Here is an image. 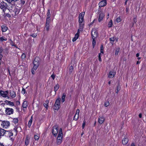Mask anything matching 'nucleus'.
<instances>
[{
    "label": "nucleus",
    "instance_id": "1",
    "mask_svg": "<svg viewBox=\"0 0 146 146\" xmlns=\"http://www.w3.org/2000/svg\"><path fill=\"white\" fill-rule=\"evenodd\" d=\"M85 13L82 12L80 13L79 16V28L78 30H79V31H83L84 25V17Z\"/></svg>",
    "mask_w": 146,
    "mask_h": 146
},
{
    "label": "nucleus",
    "instance_id": "2",
    "mask_svg": "<svg viewBox=\"0 0 146 146\" xmlns=\"http://www.w3.org/2000/svg\"><path fill=\"white\" fill-rule=\"evenodd\" d=\"M62 128H60L57 139V144L58 145H60L61 143L62 139Z\"/></svg>",
    "mask_w": 146,
    "mask_h": 146
},
{
    "label": "nucleus",
    "instance_id": "3",
    "mask_svg": "<svg viewBox=\"0 0 146 146\" xmlns=\"http://www.w3.org/2000/svg\"><path fill=\"white\" fill-rule=\"evenodd\" d=\"M60 98H58L56 100L54 106V110H57L60 108Z\"/></svg>",
    "mask_w": 146,
    "mask_h": 146
},
{
    "label": "nucleus",
    "instance_id": "4",
    "mask_svg": "<svg viewBox=\"0 0 146 146\" xmlns=\"http://www.w3.org/2000/svg\"><path fill=\"white\" fill-rule=\"evenodd\" d=\"M9 92L8 91H3L0 90V96L5 98H9V97L8 96Z\"/></svg>",
    "mask_w": 146,
    "mask_h": 146
},
{
    "label": "nucleus",
    "instance_id": "5",
    "mask_svg": "<svg viewBox=\"0 0 146 146\" xmlns=\"http://www.w3.org/2000/svg\"><path fill=\"white\" fill-rule=\"evenodd\" d=\"M14 113V110L10 108H7L5 109V113L7 115H10L13 114Z\"/></svg>",
    "mask_w": 146,
    "mask_h": 146
},
{
    "label": "nucleus",
    "instance_id": "6",
    "mask_svg": "<svg viewBox=\"0 0 146 146\" xmlns=\"http://www.w3.org/2000/svg\"><path fill=\"white\" fill-rule=\"evenodd\" d=\"M10 125V123L8 121H3L2 122L1 125L3 128H7Z\"/></svg>",
    "mask_w": 146,
    "mask_h": 146
},
{
    "label": "nucleus",
    "instance_id": "7",
    "mask_svg": "<svg viewBox=\"0 0 146 146\" xmlns=\"http://www.w3.org/2000/svg\"><path fill=\"white\" fill-rule=\"evenodd\" d=\"M7 4L4 2H1L0 3V8L3 11H5L7 8Z\"/></svg>",
    "mask_w": 146,
    "mask_h": 146
},
{
    "label": "nucleus",
    "instance_id": "8",
    "mask_svg": "<svg viewBox=\"0 0 146 146\" xmlns=\"http://www.w3.org/2000/svg\"><path fill=\"white\" fill-rule=\"evenodd\" d=\"M58 131V127L56 126H54L52 130V133L54 136H56Z\"/></svg>",
    "mask_w": 146,
    "mask_h": 146
},
{
    "label": "nucleus",
    "instance_id": "9",
    "mask_svg": "<svg viewBox=\"0 0 146 146\" xmlns=\"http://www.w3.org/2000/svg\"><path fill=\"white\" fill-rule=\"evenodd\" d=\"M107 4L106 0H101L99 2L98 5L99 7H101L105 6Z\"/></svg>",
    "mask_w": 146,
    "mask_h": 146
},
{
    "label": "nucleus",
    "instance_id": "10",
    "mask_svg": "<svg viewBox=\"0 0 146 146\" xmlns=\"http://www.w3.org/2000/svg\"><path fill=\"white\" fill-rule=\"evenodd\" d=\"M105 121V118L103 116H100L98 118V122L100 124H102Z\"/></svg>",
    "mask_w": 146,
    "mask_h": 146
},
{
    "label": "nucleus",
    "instance_id": "11",
    "mask_svg": "<svg viewBox=\"0 0 146 146\" xmlns=\"http://www.w3.org/2000/svg\"><path fill=\"white\" fill-rule=\"evenodd\" d=\"M98 36L97 33L95 30H93L92 31V38H95Z\"/></svg>",
    "mask_w": 146,
    "mask_h": 146
},
{
    "label": "nucleus",
    "instance_id": "12",
    "mask_svg": "<svg viewBox=\"0 0 146 146\" xmlns=\"http://www.w3.org/2000/svg\"><path fill=\"white\" fill-rule=\"evenodd\" d=\"M105 16V15L102 12L100 13L99 15L98 21L99 22H101Z\"/></svg>",
    "mask_w": 146,
    "mask_h": 146
},
{
    "label": "nucleus",
    "instance_id": "13",
    "mask_svg": "<svg viewBox=\"0 0 146 146\" xmlns=\"http://www.w3.org/2000/svg\"><path fill=\"white\" fill-rule=\"evenodd\" d=\"M80 112V110L79 109H77L76 111V114L74 117V120H77L79 117V115Z\"/></svg>",
    "mask_w": 146,
    "mask_h": 146
},
{
    "label": "nucleus",
    "instance_id": "14",
    "mask_svg": "<svg viewBox=\"0 0 146 146\" xmlns=\"http://www.w3.org/2000/svg\"><path fill=\"white\" fill-rule=\"evenodd\" d=\"M16 93L13 90H11L10 92V95L12 98H15L16 96Z\"/></svg>",
    "mask_w": 146,
    "mask_h": 146
},
{
    "label": "nucleus",
    "instance_id": "15",
    "mask_svg": "<svg viewBox=\"0 0 146 146\" xmlns=\"http://www.w3.org/2000/svg\"><path fill=\"white\" fill-rule=\"evenodd\" d=\"M115 75V72H114V71H110V72L109 75H108V77L109 78H112L114 77V76Z\"/></svg>",
    "mask_w": 146,
    "mask_h": 146
},
{
    "label": "nucleus",
    "instance_id": "16",
    "mask_svg": "<svg viewBox=\"0 0 146 146\" xmlns=\"http://www.w3.org/2000/svg\"><path fill=\"white\" fill-rule=\"evenodd\" d=\"M1 30L3 32H6L8 29L7 27L5 25H3L1 26Z\"/></svg>",
    "mask_w": 146,
    "mask_h": 146
},
{
    "label": "nucleus",
    "instance_id": "17",
    "mask_svg": "<svg viewBox=\"0 0 146 146\" xmlns=\"http://www.w3.org/2000/svg\"><path fill=\"white\" fill-rule=\"evenodd\" d=\"M128 139L125 137L122 139V143L124 145H126L128 143Z\"/></svg>",
    "mask_w": 146,
    "mask_h": 146
},
{
    "label": "nucleus",
    "instance_id": "18",
    "mask_svg": "<svg viewBox=\"0 0 146 146\" xmlns=\"http://www.w3.org/2000/svg\"><path fill=\"white\" fill-rule=\"evenodd\" d=\"M30 138L27 136L25 140V143L26 145H28L29 143Z\"/></svg>",
    "mask_w": 146,
    "mask_h": 146
},
{
    "label": "nucleus",
    "instance_id": "19",
    "mask_svg": "<svg viewBox=\"0 0 146 146\" xmlns=\"http://www.w3.org/2000/svg\"><path fill=\"white\" fill-rule=\"evenodd\" d=\"M33 119V115H32L30 119L29 120V121L28 122V126L29 127H30L32 123V122Z\"/></svg>",
    "mask_w": 146,
    "mask_h": 146
},
{
    "label": "nucleus",
    "instance_id": "20",
    "mask_svg": "<svg viewBox=\"0 0 146 146\" xmlns=\"http://www.w3.org/2000/svg\"><path fill=\"white\" fill-rule=\"evenodd\" d=\"M50 23H46L45 28L46 31H48L49 30V27H50Z\"/></svg>",
    "mask_w": 146,
    "mask_h": 146
},
{
    "label": "nucleus",
    "instance_id": "21",
    "mask_svg": "<svg viewBox=\"0 0 146 146\" xmlns=\"http://www.w3.org/2000/svg\"><path fill=\"white\" fill-rule=\"evenodd\" d=\"M27 102L26 101H24L22 105L23 107L24 108H27Z\"/></svg>",
    "mask_w": 146,
    "mask_h": 146
},
{
    "label": "nucleus",
    "instance_id": "22",
    "mask_svg": "<svg viewBox=\"0 0 146 146\" xmlns=\"http://www.w3.org/2000/svg\"><path fill=\"white\" fill-rule=\"evenodd\" d=\"M33 64L36 65H39V62L38 61V60L37 59V58H36L34 60L33 62Z\"/></svg>",
    "mask_w": 146,
    "mask_h": 146
},
{
    "label": "nucleus",
    "instance_id": "23",
    "mask_svg": "<svg viewBox=\"0 0 146 146\" xmlns=\"http://www.w3.org/2000/svg\"><path fill=\"white\" fill-rule=\"evenodd\" d=\"M59 86L58 84H56L54 87V91L56 93V92L58 90L59 88Z\"/></svg>",
    "mask_w": 146,
    "mask_h": 146
},
{
    "label": "nucleus",
    "instance_id": "24",
    "mask_svg": "<svg viewBox=\"0 0 146 146\" xmlns=\"http://www.w3.org/2000/svg\"><path fill=\"white\" fill-rule=\"evenodd\" d=\"M45 102V103L44 104V107L47 109L48 107V100H46Z\"/></svg>",
    "mask_w": 146,
    "mask_h": 146
},
{
    "label": "nucleus",
    "instance_id": "25",
    "mask_svg": "<svg viewBox=\"0 0 146 146\" xmlns=\"http://www.w3.org/2000/svg\"><path fill=\"white\" fill-rule=\"evenodd\" d=\"M113 25L112 21V20H111L109 22L108 24V27L109 28L111 27Z\"/></svg>",
    "mask_w": 146,
    "mask_h": 146
},
{
    "label": "nucleus",
    "instance_id": "26",
    "mask_svg": "<svg viewBox=\"0 0 146 146\" xmlns=\"http://www.w3.org/2000/svg\"><path fill=\"white\" fill-rule=\"evenodd\" d=\"M19 120L17 118H13L12 122L15 124L17 123L18 122Z\"/></svg>",
    "mask_w": 146,
    "mask_h": 146
},
{
    "label": "nucleus",
    "instance_id": "27",
    "mask_svg": "<svg viewBox=\"0 0 146 146\" xmlns=\"http://www.w3.org/2000/svg\"><path fill=\"white\" fill-rule=\"evenodd\" d=\"M80 31H79V30H78L77 33L75 35L74 37L75 38L78 39L79 36V34Z\"/></svg>",
    "mask_w": 146,
    "mask_h": 146
},
{
    "label": "nucleus",
    "instance_id": "28",
    "mask_svg": "<svg viewBox=\"0 0 146 146\" xmlns=\"http://www.w3.org/2000/svg\"><path fill=\"white\" fill-rule=\"evenodd\" d=\"M73 66H70L69 68V74H71V73H72V72L73 71Z\"/></svg>",
    "mask_w": 146,
    "mask_h": 146
},
{
    "label": "nucleus",
    "instance_id": "29",
    "mask_svg": "<svg viewBox=\"0 0 146 146\" xmlns=\"http://www.w3.org/2000/svg\"><path fill=\"white\" fill-rule=\"evenodd\" d=\"M50 17H47L46 18V23H50Z\"/></svg>",
    "mask_w": 146,
    "mask_h": 146
},
{
    "label": "nucleus",
    "instance_id": "30",
    "mask_svg": "<svg viewBox=\"0 0 146 146\" xmlns=\"http://www.w3.org/2000/svg\"><path fill=\"white\" fill-rule=\"evenodd\" d=\"M66 96V95L64 93L62 97V102H64L65 101V98Z\"/></svg>",
    "mask_w": 146,
    "mask_h": 146
},
{
    "label": "nucleus",
    "instance_id": "31",
    "mask_svg": "<svg viewBox=\"0 0 146 146\" xmlns=\"http://www.w3.org/2000/svg\"><path fill=\"white\" fill-rule=\"evenodd\" d=\"M120 51V48H118L116 49L115 51V55H117L118 54L119 52Z\"/></svg>",
    "mask_w": 146,
    "mask_h": 146
},
{
    "label": "nucleus",
    "instance_id": "32",
    "mask_svg": "<svg viewBox=\"0 0 146 146\" xmlns=\"http://www.w3.org/2000/svg\"><path fill=\"white\" fill-rule=\"evenodd\" d=\"M100 52L101 54V53H102V54H104V48L103 45H101Z\"/></svg>",
    "mask_w": 146,
    "mask_h": 146
},
{
    "label": "nucleus",
    "instance_id": "33",
    "mask_svg": "<svg viewBox=\"0 0 146 146\" xmlns=\"http://www.w3.org/2000/svg\"><path fill=\"white\" fill-rule=\"evenodd\" d=\"M92 39H93V41H92V44L93 46V47L94 48V46L96 45V41L95 40V38H92Z\"/></svg>",
    "mask_w": 146,
    "mask_h": 146
},
{
    "label": "nucleus",
    "instance_id": "34",
    "mask_svg": "<svg viewBox=\"0 0 146 146\" xmlns=\"http://www.w3.org/2000/svg\"><path fill=\"white\" fill-rule=\"evenodd\" d=\"M121 19L120 17H117L116 20V22L117 23H119L120 22H121Z\"/></svg>",
    "mask_w": 146,
    "mask_h": 146
},
{
    "label": "nucleus",
    "instance_id": "35",
    "mask_svg": "<svg viewBox=\"0 0 146 146\" xmlns=\"http://www.w3.org/2000/svg\"><path fill=\"white\" fill-rule=\"evenodd\" d=\"M120 88V85H118L117 87V89L116 90V93H118V92H119Z\"/></svg>",
    "mask_w": 146,
    "mask_h": 146
},
{
    "label": "nucleus",
    "instance_id": "36",
    "mask_svg": "<svg viewBox=\"0 0 146 146\" xmlns=\"http://www.w3.org/2000/svg\"><path fill=\"white\" fill-rule=\"evenodd\" d=\"M110 42H111V43L113 44L114 42V41L115 40V39L114 37H112L110 38Z\"/></svg>",
    "mask_w": 146,
    "mask_h": 146
},
{
    "label": "nucleus",
    "instance_id": "37",
    "mask_svg": "<svg viewBox=\"0 0 146 146\" xmlns=\"http://www.w3.org/2000/svg\"><path fill=\"white\" fill-rule=\"evenodd\" d=\"M34 138L35 140H38L39 138V136L37 135H35L34 136Z\"/></svg>",
    "mask_w": 146,
    "mask_h": 146
},
{
    "label": "nucleus",
    "instance_id": "38",
    "mask_svg": "<svg viewBox=\"0 0 146 146\" xmlns=\"http://www.w3.org/2000/svg\"><path fill=\"white\" fill-rule=\"evenodd\" d=\"M7 102H8V104L9 105L12 106H14V104L13 102H12L10 101H7Z\"/></svg>",
    "mask_w": 146,
    "mask_h": 146
},
{
    "label": "nucleus",
    "instance_id": "39",
    "mask_svg": "<svg viewBox=\"0 0 146 146\" xmlns=\"http://www.w3.org/2000/svg\"><path fill=\"white\" fill-rule=\"evenodd\" d=\"M86 124V121L85 120H84L83 121V123L82 125V128L84 129V127L85 126Z\"/></svg>",
    "mask_w": 146,
    "mask_h": 146
},
{
    "label": "nucleus",
    "instance_id": "40",
    "mask_svg": "<svg viewBox=\"0 0 146 146\" xmlns=\"http://www.w3.org/2000/svg\"><path fill=\"white\" fill-rule=\"evenodd\" d=\"M50 11L49 9H48L47 13V17H50Z\"/></svg>",
    "mask_w": 146,
    "mask_h": 146
},
{
    "label": "nucleus",
    "instance_id": "41",
    "mask_svg": "<svg viewBox=\"0 0 146 146\" xmlns=\"http://www.w3.org/2000/svg\"><path fill=\"white\" fill-rule=\"evenodd\" d=\"M30 36L34 38H35L37 36V34L36 33H33Z\"/></svg>",
    "mask_w": 146,
    "mask_h": 146
},
{
    "label": "nucleus",
    "instance_id": "42",
    "mask_svg": "<svg viewBox=\"0 0 146 146\" xmlns=\"http://www.w3.org/2000/svg\"><path fill=\"white\" fill-rule=\"evenodd\" d=\"M38 66V65H34L33 68L35 70H36L37 69Z\"/></svg>",
    "mask_w": 146,
    "mask_h": 146
},
{
    "label": "nucleus",
    "instance_id": "43",
    "mask_svg": "<svg viewBox=\"0 0 146 146\" xmlns=\"http://www.w3.org/2000/svg\"><path fill=\"white\" fill-rule=\"evenodd\" d=\"M25 89L24 88H23L22 90L21 91L22 94H24L25 93Z\"/></svg>",
    "mask_w": 146,
    "mask_h": 146
},
{
    "label": "nucleus",
    "instance_id": "44",
    "mask_svg": "<svg viewBox=\"0 0 146 146\" xmlns=\"http://www.w3.org/2000/svg\"><path fill=\"white\" fill-rule=\"evenodd\" d=\"M109 105V103L108 102H106L105 103V106L106 107H107Z\"/></svg>",
    "mask_w": 146,
    "mask_h": 146
},
{
    "label": "nucleus",
    "instance_id": "45",
    "mask_svg": "<svg viewBox=\"0 0 146 146\" xmlns=\"http://www.w3.org/2000/svg\"><path fill=\"white\" fill-rule=\"evenodd\" d=\"M9 3H11L13 1H16L18 0H6Z\"/></svg>",
    "mask_w": 146,
    "mask_h": 146
},
{
    "label": "nucleus",
    "instance_id": "46",
    "mask_svg": "<svg viewBox=\"0 0 146 146\" xmlns=\"http://www.w3.org/2000/svg\"><path fill=\"white\" fill-rule=\"evenodd\" d=\"M101 53H99L98 55V58H99V60L101 62L102 61V59L101 58L100 55H101Z\"/></svg>",
    "mask_w": 146,
    "mask_h": 146
},
{
    "label": "nucleus",
    "instance_id": "47",
    "mask_svg": "<svg viewBox=\"0 0 146 146\" xmlns=\"http://www.w3.org/2000/svg\"><path fill=\"white\" fill-rule=\"evenodd\" d=\"M51 77L52 78L53 80H54V79H55V75H54V74H52L51 76Z\"/></svg>",
    "mask_w": 146,
    "mask_h": 146
},
{
    "label": "nucleus",
    "instance_id": "48",
    "mask_svg": "<svg viewBox=\"0 0 146 146\" xmlns=\"http://www.w3.org/2000/svg\"><path fill=\"white\" fill-rule=\"evenodd\" d=\"M126 11L127 13L129 12V9L128 7H127L126 9Z\"/></svg>",
    "mask_w": 146,
    "mask_h": 146
},
{
    "label": "nucleus",
    "instance_id": "49",
    "mask_svg": "<svg viewBox=\"0 0 146 146\" xmlns=\"http://www.w3.org/2000/svg\"><path fill=\"white\" fill-rule=\"evenodd\" d=\"M0 40L1 41H3L4 40H6V39H4L3 37H0Z\"/></svg>",
    "mask_w": 146,
    "mask_h": 146
},
{
    "label": "nucleus",
    "instance_id": "50",
    "mask_svg": "<svg viewBox=\"0 0 146 146\" xmlns=\"http://www.w3.org/2000/svg\"><path fill=\"white\" fill-rule=\"evenodd\" d=\"M25 57V54H23L22 55V58H24Z\"/></svg>",
    "mask_w": 146,
    "mask_h": 146
},
{
    "label": "nucleus",
    "instance_id": "51",
    "mask_svg": "<svg viewBox=\"0 0 146 146\" xmlns=\"http://www.w3.org/2000/svg\"><path fill=\"white\" fill-rule=\"evenodd\" d=\"M35 70L34 68H33L32 69L31 72L33 74H34L35 73Z\"/></svg>",
    "mask_w": 146,
    "mask_h": 146
},
{
    "label": "nucleus",
    "instance_id": "52",
    "mask_svg": "<svg viewBox=\"0 0 146 146\" xmlns=\"http://www.w3.org/2000/svg\"><path fill=\"white\" fill-rule=\"evenodd\" d=\"M77 39L76 38H75V37H74L72 40V41L74 42Z\"/></svg>",
    "mask_w": 146,
    "mask_h": 146
},
{
    "label": "nucleus",
    "instance_id": "53",
    "mask_svg": "<svg viewBox=\"0 0 146 146\" xmlns=\"http://www.w3.org/2000/svg\"><path fill=\"white\" fill-rule=\"evenodd\" d=\"M21 0V3L23 4H24L25 3V1L24 0Z\"/></svg>",
    "mask_w": 146,
    "mask_h": 146
},
{
    "label": "nucleus",
    "instance_id": "54",
    "mask_svg": "<svg viewBox=\"0 0 146 146\" xmlns=\"http://www.w3.org/2000/svg\"><path fill=\"white\" fill-rule=\"evenodd\" d=\"M3 51V49L1 47H0V54H1Z\"/></svg>",
    "mask_w": 146,
    "mask_h": 146
},
{
    "label": "nucleus",
    "instance_id": "55",
    "mask_svg": "<svg viewBox=\"0 0 146 146\" xmlns=\"http://www.w3.org/2000/svg\"><path fill=\"white\" fill-rule=\"evenodd\" d=\"M18 127H15V128H14V130L15 131H16V132H17V129L18 128Z\"/></svg>",
    "mask_w": 146,
    "mask_h": 146
},
{
    "label": "nucleus",
    "instance_id": "56",
    "mask_svg": "<svg viewBox=\"0 0 146 146\" xmlns=\"http://www.w3.org/2000/svg\"><path fill=\"white\" fill-rule=\"evenodd\" d=\"M142 115L141 114V113L139 114V117L140 118H141L142 117Z\"/></svg>",
    "mask_w": 146,
    "mask_h": 146
},
{
    "label": "nucleus",
    "instance_id": "57",
    "mask_svg": "<svg viewBox=\"0 0 146 146\" xmlns=\"http://www.w3.org/2000/svg\"><path fill=\"white\" fill-rule=\"evenodd\" d=\"M131 146H135L134 144L133 143H132L131 145Z\"/></svg>",
    "mask_w": 146,
    "mask_h": 146
},
{
    "label": "nucleus",
    "instance_id": "58",
    "mask_svg": "<svg viewBox=\"0 0 146 146\" xmlns=\"http://www.w3.org/2000/svg\"><path fill=\"white\" fill-rule=\"evenodd\" d=\"M139 56V53H137L136 54V56L137 57H138Z\"/></svg>",
    "mask_w": 146,
    "mask_h": 146
},
{
    "label": "nucleus",
    "instance_id": "59",
    "mask_svg": "<svg viewBox=\"0 0 146 146\" xmlns=\"http://www.w3.org/2000/svg\"><path fill=\"white\" fill-rule=\"evenodd\" d=\"M0 146H4V145L3 143H0Z\"/></svg>",
    "mask_w": 146,
    "mask_h": 146
},
{
    "label": "nucleus",
    "instance_id": "60",
    "mask_svg": "<svg viewBox=\"0 0 146 146\" xmlns=\"http://www.w3.org/2000/svg\"><path fill=\"white\" fill-rule=\"evenodd\" d=\"M140 63V62L139 61H137V64H139Z\"/></svg>",
    "mask_w": 146,
    "mask_h": 146
},
{
    "label": "nucleus",
    "instance_id": "61",
    "mask_svg": "<svg viewBox=\"0 0 146 146\" xmlns=\"http://www.w3.org/2000/svg\"><path fill=\"white\" fill-rule=\"evenodd\" d=\"M111 84V81H110L109 82H108V84H109V85H110Z\"/></svg>",
    "mask_w": 146,
    "mask_h": 146
},
{
    "label": "nucleus",
    "instance_id": "62",
    "mask_svg": "<svg viewBox=\"0 0 146 146\" xmlns=\"http://www.w3.org/2000/svg\"><path fill=\"white\" fill-rule=\"evenodd\" d=\"M141 58H140V57H139L137 58V59H138V60H139Z\"/></svg>",
    "mask_w": 146,
    "mask_h": 146
},
{
    "label": "nucleus",
    "instance_id": "63",
    "mask_svg": "<svg viewBox=\"0 0 146 146\" xmlns=\"http://www.w3.org/2000/svg\"><path fill=\"white\" fill-rule=\"evenodd\" d=\"M127 1H125V4H126V3H127Z\"/></svg>",
    "mask_w": 146,
    "mask_h": 146
},
{
    "label": "nucleus",
    "instance_id": "64",
    "mask_svg": "<svg viewBox=\"0 0 146 146\" xmlns=\"http://www.w3.org/2000/svg\"><path fill=\"white\" fill-rule=\"evenodd\" d=\"M136 20V19H135V18H134V19H133L134 21H135Z\"/></svg>",
    "mask_w": 146,
    "mask_h": 146
}]
</instances>
